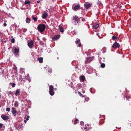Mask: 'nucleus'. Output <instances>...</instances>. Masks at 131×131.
<instances>
[{"label": "nucleus", "instance_id": "f257e3e1", "mask_svg": "<svg viewBox=\"0 0 131 131\" xmlns=\"http://www.w3.org/2000/svg\"><path fill=\"white\" fill-rule=\"evenodd\" d=\"M46 28L45 25L43 24H39L37 27V29L38 31L40 32L43 31Z\"/></svg>", "mask_w": 131, "mask_h": 131}, {"label": "nucleus", "instance_id": "f03ea898", "mask_svg": "<svg viewBox=\"0 0 131 131\" xmlns=\"http://www.w3.org/2000/svg\"><path fill=\"white\" fill-rule=\"evenodd\" d=\"M73 24L75 25H78L80 23L79 18L77 16L73 17Z\"/></svg>", "mask_w": 131, "mask_h": 131}, {"label": "nucleus", "instance_id": "7ed1b4c3", "mask_svg": "<svg viewBox=\"0 0 131 131\" xmlns=\"http://www.w3.org/2000/svg\"><path fill=\"white\" fill-rule=\"evenodd\" d=\"M17 79H18L19 80H20L21 81L25 80V79H29V81H30V80L29 79V76H25L24 78H22V76L20 75H17Z\"/></svg>", "mask_w": 131, "mask_h": 131}, {"label": "nucleus", "instance_id": "20e7f679", "mask_svg": "<svg viewBox=\"0 0 131 131\" xmlns=\"http://www.w3.org/2000/svg\"><path fill=\"white\" fill-rule=\"evenodd\" d=\"M49 89L50 94L51 96L53 95L54 94V92H53V86L52 85H50L49 86Z\"/></svg>", "mask_w": 131, "mask_h": 131}, {"label": "nucleus", "instance_id": "39448f33", "mask_svg": "<svg viewBox=\"0 0 131 131\" xmlns=\"http://www.w3.org/2000/svg\"><path fill=\"white\" fill-rule=\"evenodd\" d=\"M19 52V48L16 47L15 48L14 50V54L16 57L18 56Z\"/></svg>", "mask_w": 131, "mask_h": 131}, {"label": "nucleus", "instance_id": "423d86ee", "mask_svg": "<svg viewBox=\"0 0 131 131\" xmlns=\"http://www.w3.org/2000/svg\"><path fill=\"white\" fill-rule=\"evenodd\" d=\"M74 5H73L72 7V9L74 11H76L78 10L80 7V6L78 4L74 7Z\"/></svg>", "mask_w": 131, "mask_h": 131}, {"label": "nucleus", "instance_id": "0eeeda50", "mask_svg": "<svg viewBox=\"0 0 131 131\" xmlns=\"http://www.w3.org/2000/svg\"><path fill=\"white\" fill-rule=\"evenodd\" d=\"M120 46V45L119 43L115 42L113 44L112 47L114 49H116L117 48H119Z\"/></svg>", "mask_w": 131, "mask_h": 131}, {"label": "nucleus", "instance_id": "6e6552de", "mask_svg": "<svg viewBox=\"0 0 131 131\" xmlns=\"http://www.w3.org/2000/svg\"><path fill=\"white\" fill-rule=\"evenodd\" d=\"M1 117L4 120H8L9 118L8 116L3 115H2L1 116Z\"/></svg>", "mask_w": 131, "mask_h": 131}, {"label": "nucleus", "instance_id": "1a4fd4ad", "mask_svg": "<svg viewBox=\"0 0 131 131\" xmlns=\"http://www.w3.org/2000/svg\"><path fill=\"white\" fill-rule=\"evenodd\" d=\"M91 5L89 3H85L84 4V6L85 8L88 9H89L91 6Z\"/></svg>", "mask_w": 131, "mask_h": 131}, {"label": "nucleus", "instance_id": "9d476101", "mask_svg": "<svg viewBox=\"0 0 131 131\" xmlns=\"http://www.w3.org/2000/svg\"><path fill=\"white\" fill-rule=\"evenodd\" d=\"M46 69V72H48L49 73H50L52 72V69L51 68L49 67H45Z\"/></svg>", "mask_w": 131, "mask_h": 131}, {"label": "nucleus", "instance_id": "9b49d317", "mask_svg": "<svg viewBox=\"0 0 131 131\" xmlns=\"http://www.w3.org/2000/svg\"><path fill=\"white\" fill-rule=\"evenodd\" d=\"M14 126L15 127L16 129L17 130H19L22 128V125L21 124V125H18L17 126H16L15 125Z\"/></svg>", "mask_w": 131, "mask_h": 131}, {"label": "nucleus", "instance_id": "f8f14e48", "mask_svg": "<svg viewBox=\"0 0 131 131\" xmlns=\"http://www.w3.org/2000/svg\"><path fill=\"white\" fill-rule=\"evenodd\" d=\"M11 112L13 116H16L17 114H18V112L16 110H12Z\"/></svg>", "mask_w": 131, "mask_h": 131}, {"label": "nucleus", "instance_id": "ddd939ff", "mask_svg": "<svg viewBox=\"0 0 131 131\" xmlns=\"http://www.w3.org/2000/svg\"><path fill=\"white\" fill-rule=\"evenodd\" d=\"M92 57H90L86 59V60L85 61L86 63H88L90 62L92 60Z\"/></svg>", "mask_w": 131, "mask_h": 131}, {"label": "nucleus", "instance_id": "4468645a", "mask_svg": "<svg viewBox=\"0 0 131 131\" xmlns=\"http://www.w3.org/2000/svg\"><path fill=\"white\" fill-rule=\"evenodd\" d=\"M80 39H78V40H77L75 41V43L77 44L79 43L78 45H77L79 47H81V44L80 43Z\"/></svg>", "mask_w": 131, "mask_h": 131}, {"label": "nucleus", "instance_id": "2eb2a0df", "mask_svg": "<svg viewBox=\"0 0 131 131\" xmlns=\"http://www.w3.org/2000/svg\"><path fill=\"white\" fill-rule=\"evenodd\" d=\"M20 90L19 89H17L15 92V95L16 96H17L18 95H19L20 94Z\"/></svg>", "mask_w": 131, "mask_h": 131}, {"label": "nucleus", "instance_id": "dca6fc26", "mask_svg": "<svg viewBox=\"0 0 131 131\" xmlns=\"http://www.w3.org/2000/svg\"><path fill=\"white\" fill-rule=\"evenodd\" d=\"M28 45L29 48H31L33 45V43L31 41V42L28 43Z\"/></svg>", "mask_w": 131, "mask_h": 131}, {"label": "nucleus", "instance_id": "f3484780", "mask_svg": "<svg viewBox=\"0 0 131 131\" xmlns=\"http://www.w3.org/2000/svg\"><path fill=\"white\" fill-rule=\"evenodd\" d=\"M60 37V36L59 35H57L56 36H54L52 38V39L53 40H56L57 39L59 38Z\"/></svg>", "mask_w": 131, "mask_h": 131}, {"label": "nucleus", "instance_id": "a211bd4d", "mask_svg": "<svg viewBox=\"0 0 131 131\" xmlns=\"http://www.w3.org/2000/svg\"><path fill=\"white\" fill-rule=\"evenodd\" d=\"M14 103V106L16 107H18L19 104V103L17 101H15Z\"/></svg>", "mask_w": 131, "mask_h": 131}, {"label": "nucleus", "instance_id": "6ab92c4d", "mask_svg": "<svg viewBox=\"0 0 131 131\" xmlns=\"http://www.w3.org/2000/svg\"><path fill=\"white\" fill-rule=\"evenodd\" d=\"M48 16L47 14L46 13H45L43 14L42 15V18L43 19H45Z\"/></svg>", "mask_w": 131, "mask_h": 131}, {"label": "nucleus", "instance_id": "aec40b11", "mask_svg": "<svg viewBox=\"0 0 131 131\" xmlns=\"http://www.w3.org/2000/svg\"><path fill=\"white\" fill-rule=\"evenodd\" d=\"M38 60L39 63H41L43 62V58L41 57L39 58L38 59Z\"/></svg>", "mask_w": 131, "mask_h": 131}, {"label": "nucleus", "instance_id": "412c9836", "mask_svg": "<svg viewBox=\"0 0 131 131\" xmlns=\"http://www.w3.org/2000/svg\"><path fill=\"white\" fill-rule=\"evenodd\" d=\"M80 80H81L83 81L85 80V78L84 75H82L80 76Z\"/></svg>", "mask_w": 131, "mask_h": 131}, {"label": "nucleus", "instance_id": "4be33fe9", "mask_svg": "<svg viewBox=\"0 0 131 131\" xmlns=\"http://www.w3.org/2000/svg\"><path fill=\"white\" fill-rule=\"evenodd\" d=\"M93 26L94 28L96 29L99 27V26L98 24H96L94 25Z\"/></svg>", "mask_w": 131, "mask_h": 131}, {"label": "nucleus", "instance_id": "5701e85b", "mask_svg": "<svg viewBox=\"0 0 131 131\" xmlns=\"http://www.w3.org/2000/svg\"><path fill=\"white\" fill-rule=\"evenodd\" d=\"M30 2L27 0H26L24 2V4L25 5H27V4H28L30 5Z\"/></svg>", "mask_w": 131, "mask_h": 131}, {"label": "nucleus", "instance_id": "b1692460", "mask_svg": "<svg viewBox=\"0 0 131 131\" xmlns=\"http://www.w3.org/2000/svg\"><path fill=\"white\" fill-rule=\"evenodd\" d=\"M26 22L28 23H30V19L28 18H27L26 19Z\"/></svg>", "mask_w": 131, "mask_h": 131}, {"label": "nucleus", "instance_id": "393cba45", "mask_svg": "<svg viewBox=\"0 0 131 131\" xmlns=\"http://www.w3.org/2000/svg\"><path fill=\"white\" fill-rule=\"evenodd\" d=\"M89 126V125H85V127H84V129H88L89 130V128L88 127Z\"/></svg>", "mask_w": 131, "mask_h": 131}, {"label": "nucleus", "instance_id": "a878e982", "mask_svg": "<svg viewBox=\"0 0 131 131\" xmlns=\"http://www.w3.org/2000/svg\"><path fill=\"white\" fill-rule=\"evenodd\" d=\"M59 27L60 28V32H63L64 31V30L63 29L61 26L60 25L59 26Z\"/></svg>", "mask_w": 131, "mask_h": 131}, {"label": "nucleus", "instance_id": "bb28decb", "mask_svg": "<svg viewBox=\"0 0 131 131\" xmlns=\"http://www.w3.org/2000/svg\"><path fill=\"white\" fill-rule=\"evenodd\" d=\"M32 19L35 21H36L37 19V17H34V16H32Z\"/></svg>", "mask_w": 131, "mask_h": 131}, {"label": "nucleus", "instance_id": "cd10ccee", "mask_svg": "<svg viewBox=\"0 0 131 131\" xmlns=\"http://www.w3.org/2000/svg\"><path fill=\"white\" fill-rule=\"evenodd\" d=\"M10 85L13 87H14L16 85V84L15 83H10Z\"/></svg>", "mask_w": 131, "mask_h": 131}, {"label": "nucleus", "instance_id": "c85d7f7f", "mask_svg": "<svg viewBox=\"0 0 131 131\" xmlns=\"http://www.w3.org/2000/svg\"><path fill=\"white\" fill-rule=\"evenodd\" d=\"M24 68H20V72L21 73V72H22L23 73V72H24Z\"/></svg>", "mask_w": 131, "mask_h": 131}, {"label": "nucleus", "instance_id": "c756f323", "mask_svg": "<svg viewBox=\"0 0 131 131\" xmlns=\"http://www.w3.org/2000/svg\"><path fill=\"white\" fill-rule=\"evenodd\" d=\"M105 64L104 63H102L101 64V66L102 68H104L105 67Z\"/></svg>", "mask_w": 131, "mask_h": 131}, {"label": "nucleus", "instance_id": "7c9ffc66", "mask_svg": "<svg viewBox=\"0 0 131 131\" xmlns=\"http://www.w3.org/2000/svg\"><path fill=\"white\" fill-rule=\"evenodd\" d=\"M11 42L12 43H14L15 42V39L14 38H13L11 40Z\"/></svg>", "mask_w": 131, "mask_h": 131}, {"label": "nucleus", "instance_id": "2f4dec72", "mask_svg": "<svg viewBox=\"0 0 131 131\" xmlns=\"http://www.w3.org/2000/svg\"><path fill=\"white\" fill-rule=\"evenodd\" d=\"M116 38H117V37H116L115 35L112 37V39L113 40H114Z\"/></svg>", "mask_w": 131, "mask_h": 131}, {"label": "nucleus", "instance_id": "473e14b6", "mask_svg": "<svg viewBox=\"0 0 131 131\" xmlns=\"http://www.w3.org/2000/svg\"><path fill=\"white\" fill-rule=\"evenodd\" d=\"M78 93L79 95L82 97H84L83 95L79 92H78Z\"/></svg>", "mask_w": 131, "mask_h": 131}, {"label": "nucleus", "instance_id": "72a5a7b5", "mask_svg": "<svg viewBox=\"0 0 131 131\" xmlns=\"http://www.w3.org/2000/svg\"><path fill=\"white\" fill-rule=\"evenodd\" d=\"M6 110L7 111L9 112L10 111V109L9 107H7L6 109Z\"/></svg>", "mask_w": 131, "mask_h": 131}, {"label": "nucleus", "instance_id": "f704fd0d", "mask_svg": "<svg viewBox=\"0 0 131 131\" xmlns=\"http://www.w3.org/2000/svg\"><path fill=\"white\" fill-rule=\"evenodd\" d=\"M6 93L8 94V95L9 96L10 95H11V92L10 91L8 92H7Z\"/></svg>", "mask_w": 131, "mask_h": 131}, {"label": "nucleus", "instance_id": "c9c22d12", "mask_svg": "<svg viewBox=\"0 0 131 131\" xmlns=\"http://www.w3.org/2000/svg\"><path fill=\"white\" fill-rule=\"evenodd\" d=\"M101 4V2L100 1H98L97 3V4L99 5H100Z\"/></svg>", "mask_w": 131, "mask_h": 131}, {"label": "nucleus", "instance_id": "e433bc0d", "mask_svg": "<svg viewBox=\"0 0 131 131\" xmlns=\"http://www.w3.org/2000/svg\"><path fill=\"white\" fill-rule=\"evenodd\" d=\"M81 85L80 84H78L77 85V87H81Z\"/></svg>", "mask_w": 131, "mask_h": 131}, {"label": "nucleus", "instance_id": "4c0bfd02", "mask_svg": "<svg viewBox=\"0 0 131 131\" xmlns=\"http://www.w3.org/2000/svg\"><path fill=\"white\" fill-rule=\"evenodd\" d=\"M27 31V29H23V31L24 32H25Z\"/></svg>", "mask_w": 131, "mask_h": 131}, {"label": "nucleus", "instance_id": "58836bf2", "mask_svg": "<svg viewBox=\"0 0 131 131\" xmlns=\"http://www.w3.org/2000/svg\"><path fill=\"white\" fill-rule=\"evenodd\" d=\"M78 119H75V122L74 123V124H76L77 123V122H78Z\"/></svg>", "mask_w": 131, "mask_h": 131}, {"label": "nucleus", "instance_id": "ea45409f", "mask_svg": "<svg viewBox=\"0 0 131 131\" xmlns=\"http://www.w3.org/2000/svg\"><path fill=\"white\" fill-rule=\"evenodd\" d=\"M80 124L81 125H83L84 124V122H83L81 121L80 122Z\"/></svg>", "mask_w": 131, "mask_h": 131}, {"label": "nucleus", "instance_id": "a19ab883", "mask_svg": "<svg viewBox=\"0 0 131 131\" xmlns=\"http://www.w3.org/2000/svg\"><path fill=\"white\" fill-rule=\"evenodd\" d=\"M3 124L0 123V128H2L3 126Z\"/></svg>", "mask_w": 131, "mask_h": 131}, {"label": "nucleus", "instance_id": "79ce46f5", "mask_svg": "<svg viewBox=\"0 0 131 131\" xmlns=\"http://www.w3.org/2000/svg\"><path fill=\"white\" fill-rule=\"evenodd\" d=\"M10 131H14L12 129V128L11 127V126H10V129H9Z\"/></svg>", "mask_w": 131, "mask_h": 131}, {"label": "nucleus", "instance_id": "37998d69", "mask_svg": "<svg viewBox=\"0 0 131 131\" xmlns=\"http://www.w3.org/2000/svg\"><path fill=\"white\" fill-rule=\"evenodd\" d=\"M15 108L14 107H12V110H15Z\"/></svg>", "mask_w": 131, "mask_h": 131}, {"label": "nucleus", "instance_id": "c03bdc74", "mask_svg": "<svg viewBox=\"0 0 131 131\" xmlns=\"http://www.w3.org/2000/svg\"><path fill=\"white\" fill-rule=\"evenodd\" d=\"M85 100L86 101H88L89 100V99L88 98H85Z\"/></svg>", "mask_w": 131, "mask_h": 131}, {"label": "nucleus", "instance_id": "a18cd8bd", "mask_svg": "<svg viewBox=\"0 0 131 131\" xmlns=\"http://www.w3.org/2000/svg\"><path fill=\"white\" fill-rule=\"evenodd\" d=\"M3 25L4 26H6L7 25V24L6 23H4L3 24Z\"/></svg>", "mask_w": 131, "mask_h": 131}, {"label": "nucleus", "instance_id": "49530a36", "mask_svg": "<svg viewBox=\"0 0 131 131\" xmlns=\"http://www.w3.org/2000/svg\"><path fill=\"white\" fill-rule=\"evenodd\" d=\"M103 123H104V122H103L102 123L101 122V121H100V124H102Z\"/></svg>", "mask_w": 131, "mask_h": 131}, {"label": "nucleus", "instance_id": "de8ad7c7", "mask_svg": "<svg viewBox=\"0 0 131 131\" xmlns=\"http://www.w3.org/2000/svg\"><path fill=\"white\" fill-rule=\"evenodd\" d=\"M101 59V58H100L99 59V61H100V63H102V62L100 60V59Z\"/></svg>", "mask_w": 131, "mask_h": 131}, {"label": "nucleus", "instance_id": "09e8293b", "mask_svg": "<svg viewBox=\"0 0 131 131\" xmlns=\"http://www.w3.org/2000/svg\"><path fill=\"white\" fill-rule=\"evenodd\" d=\"M85 54H86V55H88V54L86 52H85V53H84V55H85Z\"/></svg>", "mask_w": 131, "mask_h": 131}, {"label": "nucleus", "instance_id": "8fccbe9b", "mask_svg": "<svg viewBox=\"0 0 131 131\" xmlns=\"http://www.w3.org/2000/svg\"><path fill=\"white\" fill-rule=\"evenodd\" d=\"M26 119V121H28V120L29 118H28L27 117Z\"/></svg>", "mask_w": 131, "mask_h": 131}, {"label": "nucleus", "instance_id": "3c124183", "mask_svg": "<svg viewBox=\"0 0 131 131\" xmlns=\"http://www.w3.org/2000/svg\"><path fill=\"white\" fill-rule=\"evenodd\" d=\"M40 2V1H37V3L38 4Z\"/></svg>", "mask_w": 131, "mask_h": 131}, {"label": "nucleus", "instance_id": "603ef678", "mask_svg": "<svg viewBox=\"0 0 131 131\" xmlns=\"http://www.w3.org/2000/svg\"><path fill=\"white\" fill-rule=\"evenodd\" d=\"M24 122L25 123H26V120H24Z\"/></svg>", "mask_w": 131, "mask_h": 131}, {"label": "nucleus", "instance_id": "864d4df0", "mask_svg": "<svg viewBox=\"0 0 131 131\" xmlns=\"http://www.w3.org/2000/svg\"><path fill=\"white\" fill-rule=\"evenodd\" d=\"M82 92L83 93H85V91H83Z\"/></svg>", "mask_w": 131, "mask_h": 131}, {"label": "nucleus", "instance_id": "5fc2aeb1", "mask_svg": "<svg viewBox=\"0 0 131 131\" xmlns=\"http://www.w3.org/2000/svg\"><path fill=\"white\" fill-rule=\"evenodd\" d=\"M92 70H91V72H89V73H91V72H92Z\"/></svg>", "mask_w": 131, "mask_h": 131}, {"label": "nucleus", "instance_id": "6e6d98bb", "mask_svg": "<svg viewBox=\"0 0 131 131\" xmlns=\"http://www.w3.org/2000/svg\"><path fill=\"white\" fill-rule=\"evenodd\" d=\"M54 90H57V89H56V88H54Z\"/></svg>", "mask_w": 131, "mask_h": 131}, {"label": "nucleus", "instance_id": "4d7b16f0", "mask_svg": "<svg viewBox=\"0 0 131 131\" xmlns=\"http://www.w3.org/2000/svg\"><path fill=\"white\" fill-rule=\"evenodd\" d=\"M29 116H27V118H29Z\"/></svg>", "mask_w": 131, "mask_h": 131}, {"label": "nucleus", "instance_id": "13d9d810", "mask_svg": "<svg viewBox=\"0 0 131 131\" xmlns=\"http://www.w3.org/2000/svg\"><path fill=\"white\" fill-rule=\"evenodd\" d=\"M74 62V61H73L72 62V65H73V62Z\"/></svg>", "mask_w": 131, "mask_h": 131}, {"label": "nucleus", "instance_id": "bf43d9fd", "mask_svg": "<svg viewBox=\"0 0 131 131\" xmlns=\"http://www.w3.org/2000/svg\"><path fill=\"white\" fill-rule=\"evenodd\" d=\"M1 95L0 94V98H1Z\"/></svg>", "mask_w": 131, "mask_h": 131}, {"label": "nucleus", "instance_id": "052dcab7", "mask_svg": "<svg viewBox=\"0 0 131 131\" xmlns=\"http://www.w3.org/2000/svg\"><path fill=\"white\" fill-rule=\"evenodd\" d=\"M83 19H84V18H83L82 19V20L83 21Z\"/></svg>", "mask_w": 131, "mask_h": 131}]
</instances>
